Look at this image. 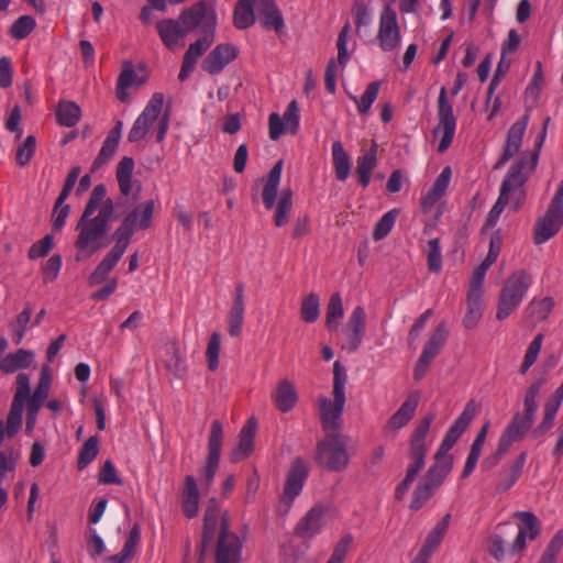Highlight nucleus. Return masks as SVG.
<instances>
[{"mask_svg": "<svg viewBox=\"0 0 563 563\" xmlns=\"http://www.w3.org/2000/svg\"><path fill=\"white\" fill-rule=\"evenodd\" d=\"M107 189L103 184L95 186L86 203L76 230L79 231L75 246L76 261L89 258L103 246L102 239L109 230L114 207L111 199H106Z\"/></svg>", "mask_w": 563, "mask_h": 563, "instance_id": "1", "label": "nucleus"}, {"mask_svg": "<svg viewBox=\"0 0 563 563\" xmlns=\"http://www.w3.org/2000/svg\"><path fill=\"white\" fill-rule=\"evenodd\" d=\"M346 369L339 361L333 365V396L334 399L321 397L318 402V411L322 428L325 433H336L341 428L342 413L346 404L345 384Z\"/></svg>", "mask_w": 563, "mask_h": 563, "instance_id": "2", "label": "nucleus"}, {"mask_svg": "<svg viewBox=\"0 0 563 563\" xmlns=\"http://www.w3.org/2000/svg\"><path fill=\"white\" fill-rule=\"evenodd\" d=\"M434 419L432 413L426 416L415 428L411 438H410V449L409 456L411 462L407 467L406 475L404 479L398 484L395 495L396 498L402 500L412 483L415 482L418 473L426 465V455L428 452V441L427 435L430 430V426Z\"/></svg>", "mask_w": 563, "mask_h": 563, "instance_id": "3", "label": "nucleus"}, {"mask_svg": "<svg viewBox=\"0 0 563 563\" xmlns=\"http://www.w3.org/2000/svg\"><path fill=\"white\" fill-rule=\"evenodd\" d=\"M522 159L510 166L501 184L499 197L488 212L486 221L488 227H494L498 222L500 214L507 205H509L514 210H517L520 207L525 196L523 184L527 180V174L522 173Z\"/></svg>", "mask_w": 563, "mask_h": 563, "instance_id": "4", "label": "nucleus"}, {"mask_svg": "<svg viewBox=\"0 0 563 563\" xmlns=\"http://www.w3.org/2000/svg\"><path fill=\"white\" fill-rule=\"evenodd\" d=\"M283 166V161H278L275 163V165L272 167L267 175V179L262 192L263 202L267 210H271L276 205L274 224L278 228H282L288 223L292 211L291 189H283L276 202V196L280 184Z\"/></svg>", "mask_w": 563, "mask_h": 563, "instance_id": "5", "label": "nucleus"}, {"mask_svg": "<svg viewBox=\"0 0 563 563\" xmlns=\"http://www.w3.org/2000/svg\"><path fill=\"white\" fill-rule=\"evenodd\" d=\"M532 284L533 277L527 271L511 273L500 290L496 318L500 321L508 318L521 305Z\"/></svg>", "mask_w": 563, "mask_h": 563, "instance_id": "6", "label": "nucleus"}, {"mask_svg": "<svg viewBox=\"0 0 563 563\" xmlns=\"http://www.w3.org/2000/svg\"><path fill=\"white\" fill-rule=\"evenodd\" d=\"M350 438L341 433H327L317 445V462L333 472L346 468L350 456L346 446Z\"/></svg>", "mask_w": 563, "mask_h": 563, "instance_id": "7", "label": "nucleus"}, {"mask_svg": "<svg viewBox=\"0 0 563 563\" xmlns=\"http://www.w3.org/2000/svg\"><path fill=\"white\" fill-rule=\"evenodd\" d=\"M453 461L445 459L432 465L427 474L419 481L409 505L410 509L418 510L433 496L435 490L442 485L445 477L452 470Z\"/></svg>", "mask_w": 563, "mask_h": 563, "instance_id": "8", "label": "nucleus"}, {"mask_svg": "<svg viewBox=\"0 0 563 563\" xmlns=\"http://www.w3.org/2000/svg\"><path fill=\"white\" fill-rule=\"evenodd\" d=\"M155 202L153 199L134 207L122 220L113 233V239H119L130 245L132 236L137 230H146L151 227Z\"/></svg>", "mask_w": 563, "mask_h": 563, "instance_id": "9", "label": "nucleus"}, {"mask_svg": "<svg viewBox=\"0 0 563 563\" xmlns=\"http://www.w3.org/2000/svg\"><path fill=\"white\" fill-rule=\"evenodd\" d=\"M437 113L438 124L434 128V135H441L438 151L440 153H444L452 144L457 124L453 111V104L448 98V91L444 86H442L440 89Z\"/></svg>", "mask_w": 563, "mask_h": 563, "instance_id": "10", "label": "nucleus"}, {"mask_svg": "<svg viewBox=\"0 0 563 563\" xmlns=\"http://www.w3.org/2000/svg\"><path fill=\"white\" fill-rule=\"evenodd\" d=\"M377 41L384 53L398 52L401 46L398 15L390 4H386L379 14Z\"/></svg>", "mask_w": 563, "mask_h": 563, "instance_id": "11", "label": "nucleus"}, {"mask_svg": "<svg viewBox=\"0 0 563 563\" xmlns=\"http://www.w3.org/2000/svg\"><path fill=\"white\" fill-rule=\"evenodd\" d=\"M223 441V427L219 420H213L208 438V456L203 468L200 471V483L209 488L214 479L220 463Z\"/></svg>", "mask_w": 563, "mask_h": 563, "instance_id": "12", "label": "nucleus"}, {"mask_svg": "<svg viewBox=\"0 0 563 563\" xmlns=\"http://www.w3.org/2000/svg\"><path fill=\"white\" fill-rule=\"evenodd\" d=\"M164 95L162 92H155L145 108L141 112V114L134 121L131 130L128 134V140L131 143H136L142 141L150 131V128L153 123L158 120L163 107H164Z\"/></svg>", "mask_w": 563, "mask_h": 563, "instance_id": "13", "label": "nucleus"}, {"mask_svg": "<svg viewBox=\"0 0 563 563\" xmlns=\"http://www.w3.org/2000/svg\"><path fill=\"white\" fill-rule=\"evenodd\" d=\"M181 22L187 26L189 32L197 27L207 31L216 32L218 18L216 8L212 3L207 1H198L187 10L180 13Z\"/></svg>", "mask_w": 563, "mask_h": 563, "instance_id": "14", "label": "nucleus"}, {"mask_svg": "<svg viewBox=\"0 0 563 563\" xmlns=\"http://www.w3.org/2000/svg\"><path fill=\"white\" fill-rule=\"evenodd\" d=\"M476 415V402L471 400L466 404L463 411L456 418L454 423L449 428L445 433L442 443L435 454V459L438 462H442L445 459H451L452 456L448 455V452L454 446L461 435L468 428L473 419Z\"/></svg>", "mask_w": 563, "mask_h": 563, "instance_id": "15", "label": "nucleus"}, {"mask_svg": "<svg viewBox=\"0 0 563 563\" xmlns=\"http://www.w3.org/2000/svg\"><path fill=\"white\" fill-rule=\"evenodd\" d=\"M242 549V540L230 531L229 517L227 515L223 516L216 552V563H241Z\"/></svg>", "mask_w": 563, "mask_h": 563, "instance_id": "16", "label": "nucleus"}, {"mask_svg": "<svg viewBox=\"0 0 563 563\" xmlns=\"http://www.w3.org/2000/svg\"><path fill=\"white\" fill-rule=\"evenodd\" d=\"M351 31L350 23H345L338 36V57L329 60L325 74H324V82L325 88L329 93H334L336 90V78L340 74L343 73L347 62L350 60V56L347 53V41L349 34Z\"/></svg>", "mask_w": 563, "mask_h": 563, "instance_id": "17", "label": "nucleus"}, {"mask_svg": "<svg viewBox=\"0 0 563 563\" xmlns=\"http://www.w3.org/2000/svg\"><path fill=\"white\" fill-rule=\"evenodd\" d=\"M308 477V468L301 459H296L287 474L284 493L279 499L280 508L287 514L296 497L302 492L303 485Z\"/></svg>", "mask_w": 563, "mask_h": 563, "instance_id": "18", "label": "nucleus"}, {"mask_svg": "<svg viewBox=\"0 0 563 563\" xmlns=\"http://www.w3.org/2000/svg\"><path fill=\"white\" fill-rule=\"evenodd\" d=\"M332 510L330 505H316L297 523L296 533L305 539L318 536L329 521Z\"/></svg>", "mask_w": 563, "mask_h": 563, "instance_id": "19", "label": "nucleus"}, {"mask_svg": "<svg viewBox=\"0 0 563 563\" xmlns=\"http://www.w3.org/2000/svg\"><path fill=\"white\" fill-rule=\"evenodd\" d=\"M419 405V396L412 394L401 404L398 410L386 422L383 434L386 439L394 440L398 432L413 418Z\"/></svg>", "mask_w": 563, "mask_h": 563, "instance_id": "20", "label": "nucleus"}, {"mask_svg": "<svg viewBox=\"0 0 563 563\" xmlns=\"http://www.w3.org/2000/svg\"><path fill=\"white\" fill-rule=\"evenodd\" d=\"M134 161L132 157L124 156L117 166V180L121 195L133 201L140 198L142 184L133 179Z\"/></svg>", "mask_w": 563, "mask_h": 563, "instance_id": "21", "label": "nucleus"}, {"mask_svg": "<svg viewBox=\"0 0 563 563\" xmlns=\"http://www.w3.org/2000/svg\"><path fill=\"white\" fill-rule=\"evenodd\" d=\"M515 517L519 519L518 534L510 547V554L522 551L527 545V540H534L540 533L538 518L530 511H518Z\"/></svg>", "mask_w": 563, "mask_h": 563, "instance_id": "22", "label": "nucleus"}, {"mask_svg": "<svg viewBox=\"0 0 563 563\" xmlns=\"http://www.w3.org/2000/svg\"><path fill=\"white\" fill-rule=\"evenodd\" d=\"M158 35L163 44L170 51H176L185 45L184 37L190 33L183 24L180 15L178 19H164L156 24Z\"/></svg>", "mask_w": 563, "mask_h": 563, "instance_id": "23", "label": "nucleus"}, {"mask_svg": "<svg viewBox=\"0 0 563 563\" xmlns=\"http://www.w3.org/2000/svg\"><path fill=\"white\" fill-rule=\"evenodd\" d=\"M365 331V310L362 306H356L351 312L349 320L343 329L345 335L344 349L356 351L364 336Z\"/></svg>", "mask_w": 563, "mask_h": 563, "instance_id": "24", "label": "nucleus"}, {"mask_svg": "<svg viewBox=\"0 0 563 563\" xmlns=\"http://www.w3.org/2000/svg\"><path fill=\"white\" fill-rule=\"evenodd\" d=\"M113 240L115 242L113 247L106 254L103 260L98 264V266L89 276L90 286H95L107 280L108 275L117 266L129 246L119 239Z\"/></svg>", "mask_w": 563, "mask_h": 563, "instance_id": "25", "label": "nucleus"}, {"mask_svg": "<svg viewBox=\"0 0 563 563\" xmlns=\"http://www.w3.org/2000/svg\"><path fill=\"white\" fill-rule=\"evenodd\" d=\"M113 240L115 242L113 247L106 254L103 260L98 264V266L89 276L90 286H95L107 280L108 275L117 266L129 246L119 239Z\"/></svg>", "mask_w": 563, "mask_h": 563, "instance_id": "26", "label": "nucleus"}, {"mask_svg": "<svg viewBox=\"0 0 563 563\" xmlns=\"http://www.w3.org/2000/svg\"><path fill=\"white\" fill-rule=\"evenodd\" d=\"M113 240L115 242L113 247L106 254L103 260L98 264V266L89 276L90 286H95L107 280L108 275L117 266L129 246L119 239Z\"/></svg>", "mask_w": 563, "mask_h": 563, "instance_id": "27", "label": "nucleus"}, {"mask_svg": "<svg viewBox=\"0 0 563 563\" xmlns=\"http://www.w3.org/2000/svg\"><path fill=\"white\" fill-rule=\"evenodd\" d=\"M563 224V208L550 205L545 216L537 223L534 242L543 244L555 235Z\"/></svg>", "mask_w": 563, "mask_h": 563, "instance_id": "28", "label": "nucleus"}, {"mask_svg": "<svg viewBox=\"0 0 563 563\" xmlns=\"http://www.w3.org/2000/svg\"><path fill=\"white\" fill-rule=\"evenodd\" d=\"M239 49L232 44L217 45L205 58L202 68L210 75L220 74L236 58Z\"/></svg>", "mask_w": 563, "mask_h": 563, "instance_id": "29", "label": "nucleus"}, {"mask_svg": "<svg viewBox=\"0 0 563 563\" xmlns=\"http://www.w3.org/2000/svg\"><path fill=\"white\" fill-rule=\"evenodd\" d=\"M228 516V512H222L220 509V505L216 498H210L208 500V505L203 516V533H202V542H201V551H205V548L208 547L219 528V532L221 531L222 517Z\"/></svg>", "mask_w": 563, "mask_h": 563, "instance_id": "30", "label": "nucleus"}, {"mask_svg": "<svg viewBox=\"0 0 563 563\" xmlns=\"http://www.w3.org/2000/svg\"><path fill=\"white\" fill-rule=\"evenodd\" d=\"M451 515L446 514L429 532L426 541L412 563H429L432 553L441 544L450 526Z\"/></svg>", "mask_w": 563, "mask_h": 563, "instance_id": "31", "label": "nucleus"}, {"mask_svg": "<svg viewBox=\"0 0 563 563\" xmlns=\"http://www.w3.org/2000/svg\"><path fill=\"white\" fill-rule=\"evenodd\" d=\"M530 115L527 113L517 120L509 129L507 134V141L504 148L501 158L496 163V168L501 167L506 164L520 148L522 137L527 125L529 123Z\"/></svg>", "mask_w": 563, "mask_h": 563, "instance_id": "32", "label": "nucleus"}, {"mask_svg": "<svg viewBox=\"0 0 563 563\" xmlns=\"http://www.w3.org/2000/svg\"><path fill=\"white\" fill-rule=\"evenodd\" d=\"M123 130V122L118 121L115 125L110 130L108 133L106 140L102 143V146L100 148V152L98 156L95 158L92 165H91V172L96 173L99 169H101L104 165H107L112 157L114 156L119 143L121 140Z\"/></svg>", "mask_w": 563, "mask_h": 563, "instance_id": "33", "label": "nucleus"}, {"mask_svg": "<svg viewBox=\"0 0 563 563\" xmlns=\"http://www.w3.org/2000/svg\"><path fill=\"white\" fill-rule=\"evenodd\" d=\"M256 427L257 423L255 418H250L245 426L241 429L238 444L232 449L230 453V459L232 462H240L246 459L253 452Z\"/></svg>", "mask_w": 563, "mask_h": 563, "instance_id": "34", "label": "nucleus"}, {"mask_svg": "<svg viewBox=\"0 0 563 563\" xmlns=\"http://www.w3.org/2000/svg\"><path fill=\"white\" fill-rule=\"evenodd\" d=\"M255 8L263 27L276 32L282 31L284 19L274 0H255Z\"/></svg>", "mask_w": 563, "mask_h": 563, "instance_id": "35", "label": "nucleus"}, {"mask_svg": "<svg viewBox=\"0 0 563 563\" xmlns=\"http://www.w3.org/2000/svg\"><path fill=\"white\" fill-rule=\"evenodd\" d=\"M272 399L280 412L291 411L298 402V393L294 383L288 378L279 380L272 394Z\"/></svg>", "mask_w": 563, "mask_h": 563, "instance_id": "36", "label": "nucleus"}, {"mask_svg": "<svg viewBox=\"0 0 563 563\" xmlns=\"http://www.w3.org/2000/svg\"><path fill=\"white\" fill-rule=\"evenodd\" d=\"M533 421L534 419L521 415L520 411H517L509 424L501 433L499 441L510 448L514 442L520 441L529 432Z\"/></svg>", "mask_w": 563, "mask_h": 563, "instance_id": "37", "label": "nucleus"}, {"mask_svg": "<svg viewBox=\"0 0 563 563\" xmlns=\"http://www.w3.org/2000/svg\"><path fill=\"white\" fill-rule=\"evenodd\" d=\"M245 311L244 300V285L238 283L235 285V294L233 305L228 313L229 334L231 336H239L242 331L243 320Z\"/></svg>", "mask_w": 563, "mask_h": 563, "instance_id": "38", "label": "nucleus"}, {"mask_svg": "<svg viewBox=\"0 0 563 563\" xmlns=\"http://www.w3.org/2000/svg\"><path fill=\"white\" fill-rule=\"evenodd\" d=\"M452 170L445 166L435 178L430 190L421 198V207L429 211L444 196L451 181Z\"/></svg>", "mask_w": 563, "mask_h": 563, "instance_id": "39", "label": "nucleus"}, {"mask_svg": "<svg viewBox=\"0 0 563 563\" xmlns=\"http://www.w3.org/2000/svg\"><path fill=\"white\" fill-rule=\"evenodd\" d=\"M452 170L445 166L435 178L430 190L421 198V207L429 211L444 196L451 181Z\"/></svg>", "mask_w": 563, "mask_h": 563, "instance_id": "40", "label": "nucleus"}, {"mask_svg": "<svg viewBox=\"0 0 563 563\" xmlns=\"http://www.w3.org/2000/svg\"><path fill=\"white\" fill-rule=\"evenodd\" d=\"M200 493L197 481L192 475L185 477V484L181 492V507L187 518H194L199 511Z\"/></svg>", "mask_w": 563, "mask_h": 563, "instance_id": "41", "label": "nucleus"}, {"mask_svg": "<svg viewBox=\"0 0 563 563\" xmlns=\"http://www.w3.org/2000/svg\"><path fill=\"white\" fill-rule=\"evenodd\" d=\"M34 361V353L30 350L20 349L14 353L5 355L0 361V369L3 373L12 374L19 369L27 368Z\"/></svg>", "mask_w": 563, "mask_h": 563, "instance_id": "42", "label": "nucleus"}, {"mask_svg": "<svg viewBox=\"0 0 563 563\" xmlns=\"http://www.w3.org/2000/svg\"><path fill=\"white\" fill-rule=\"evenodd\" d=\"M377 165V144L373 143L372 147L357 157L356 173L358 183L366 188L371 183V175Z\"/></svg>", "mask_w": 563, "mask_h": 563, "instance_id": "43", "label": "nucleus"}, {"mask_svg": "<svg viewBox=\"0 0 563 563\" xmlns=\"http://www.w3.org/2000/svg\"><path fill=\"white\" fill-rule=\"evenodd\" d=\"M332 159L336 179L345 181L351 170V157L339 140L332 144Z\"/></svg>", "mask_w": 563, "mask_h": 563, "instance_id": "44", "label": "nucleus"}, {"mask_svg": "<svg viewBox=\"0 0 563 563\" xmlns=\"http://www.w3.org/2000/svg\"><path fill=\"white\" fill-rule=\"evenodd\" d=\"M24 406L20 402H12L7 421L0 422V443L5 438H12L22 427V415Z\"/></svg>", "mask_w": 563, "mask_h": 563, "instance_id": "45", "label": "nucleus"}, {"mask_svg": "<svg viewBox=\"0 0 563 563\" xmlns=\"http://www.w3.org/2000/svg\"><path fill=\"white\" fill-rule=\"evenodd\" d=\"M448 338V329L444 323H440L431 333L428 341L424 343L421 356L433 361V358L440 353L445 344Z\"/></svg>", "mask_w": 563, "mask_h": 563, "instance_id": "46", "label": "nucleus"}, {"mask_svg": "<svg viewBox=\"0 0 563 563\" xmlns=\"http://www.w3.org/2000/svg\"><path fill=\"white\" fill-rule=\"evenodd\" d=\"M164 363L167 371L176 378H180L187 369L186 360L175 343L166 345Z\"/></svg>", "mask_w": 563, "mask_h": 563, "instance_id": "47", "label": "nucleus"}, {"mask_svg": "<svg viewBox=\"0 0 563 563\" xmlns=\"http://www.w3.org/2000/svg\"><path fill=\"white\" fill-rule=\"evenodd\" d=\"M554 307L552 297L533 298L526 308L527 316L532 322H541L549 318Z\"/></svg>", "mask_w": 563, "mask_h": 563, "instance_id": "48", "label": "nucleus"}, {"mask_svg": "<svg viewBox=\"0 0 563 563\" xmlns=\"http://www.w3.org/2000/svg\"><path fill=\"white\" fill-rule=\"evenodd\" d=\"M344 316L342 297L339 292L331 295L327 306L325 327L329 331L338 330Z\"/></svg>", "mask_w": 563, "mask_h": 563, "instance_id": "49", "label": "nucleus"}, {"mask_svg": "<svg viewBox=\"0 0 563 563\" xmlns=\"http://www.w3.org/2000/svg\"><path fill=\"white\" fill-rule=\"evenodd\" d=\"M81 115L79 106L73 101H62L56 109V118L60 125L71 128L76 125Z\"/></svg>", "mask_w": 563, "mask_h": 563, "instance_id": "50", "label": "nucleus"}, {"mask_svg": "<svg viewBox=\"0 0 563 563\" xmlns=\"http://www.w3.org/2000/svg\"><path fill=\"white\" fill-rule=\"evenodd\" d=\"M379 89L380 82L372 81L367 85L364 93L361 97H356L352 93L349 95V97L355 102L357 111L361 115H366L369 113L373 103L377 99Z\"/></svg>", "mask_w": 563, "mask_h": 563, "instance_id": "51", "label": "nucleus"}, {"mask_svg": "<svg viewBox=\"0 0 563 563\" xmlns=\"http://www.w3.org/2000/svg\"><path fill=\"white\" fill-rule=\"evenodd\" d=\"M141 541V530L139 526H133L130 530L128 540L125 541L119 554L109 558L110 563H128L134 554L136 547Z\"/></svg>", "mask_w": 563, "mask_h": 563, "instance_id": "52", "label": "nucleus"}, {"mask_svg": "<svg viewBox=\"0 0 563 563\" xmlns=\"http://www.w3.org/2000/svg\"><path fill=\"white\" fill-rule=\"evenodd\" d=\"M483 316V295L467 294V311L463 318L466 329H474Z\"/></svg>", "mask_w": 563, "mask_h": 563, "instance_id": "53", "label": "nucleus"}, {"mask_svg": "<svg viewBox=\"0 0 563 563\" xmlns=\"http://www.w3.org/2000/svg\"><path fill=\"white\" fill-rule=\"evenodd\" d=\"M527 461V453L522 452L519 454L515 463L501 473V481L498 486V490L504 492L509 489L520 477L522 470Z\"/></svg>", "mask_w": 563, "mask_h": 563, "instance_id": "54", "label": "nucleus"}, {"mask_svg": "<svg viewBox=\"0 0 563 563\" xmlns=\"http://www.w3.org/2000/svg\"><path fill=\"white\" fill-rule=\"evenodd\" d=\"M254 0H239L234 10V25L244 30L250 27L255 21V13L253 10Z\"/></svg>", "mask_w": 563, "mask_h": 563, "instance_id": "55", "label": "nucleus"}, {"mask_svg": "<svg viewBox=\"0 0 563 563\" xmlns=\"http://www.w3.org/2000/svg\"><path fill=\"white\" fill-rule=\"evenodd\" d=\"M300 316L307 323H313L320 316V298L317 294L311 292L306 296L300 306Z\"/></svg>", "mask_w": 563, "mask_h": 563, "instance_id": "56", "label": "nucleus"}, {"mask_svg": "<svg viewBox=\"0 0 563 563\" xmlns=\"http://www.w3.org/2000/svg\"><path fill=\"white\" fill-rule=\"evenodd\" d=\"M36 27V20L31 15H22L16 19L9 30V34L14 40L26 38Z\"/></svg>", "mask_w": 563, "mask_h": 563, "instance_id": "57", "label": "nucleus"}, {"mask_svg": "<svg viewBox=\"0 0 563 563\" xmlns=\"http://www.w3.org/2000/svg\"><path fill=\"white\" fill-rule=\"evenodd\" d=\"M216 32L207 31L192 44L189 45L185 57L192 62H198L199 57L211 46L214 41Z\"/></svg>", "mask_w": 563, "mask_h": 563, "instance_id": "58", "label": "nucleus"}, {"mask_svg": "<svg viewBox=\"0 0 563 563\" xmlns=\"http://www.w3.org/2000/svg\"><path fill=\"white\" fill-rule=\"evenodd\" d=\"M216 32L207 31L192 44L189 45L185 57L192 62H198L199 57L211 46L214 41Z\"/></svg>", "mask_w": 563, "mask_h": 563, "instance_id": "59", "label": "nucleus"}, {"mask_svg": "<svg viewBox=\"0 0 563 563\" xmlns=\"http://www.w3.org/2000/svg\"><path fill=\"white\" fill-rule=\"evenodd\" d=\"M216 32L207 31L192 44L189 45L185 57L192 62H198L199 57L211 46L214 41Z\"/></svg>", "mask_w": 563, "mask_h": 563, "instance_id": "60", "label": "nucleus"}, {"mask_svg": "<svg viewBox=\"0 0 563 563\" xmlns=\"http://www.w3.org/2000/svg\"><path fill=\"white\" fill-rule=\"evenodd\" d=\"M543 386L542 380L533 382L527 389L523 397V410L520 411L521 415H525L529 418L534 419V416L538 411V402L537 397Z\"/></svg>", "mask_w": 563, "mask_h": 563, "instance_id": "61", "label": "nucleus"}, {"mask_svg": "<svg viewBox=\"0 0 563 563\" xmlns=\"http://www.w3.org/2000/svg\"><path fill=\"white\" fill-rule=\"evenodd\" d=\"M99 453V440L96 435H91L82 444L78 454V468L82 470L87 467Z\"/></svg>", "mask_w": 563, "mask_h": 563, "instance_id": "62", "label": "nucleus"}, {"mask_svg": "<svg viewBox=\"0 0 563 563\" xmlns=\"http://www.w3.org/2000/svg\"><path fill=\"white\" fill-rule=\"evenodd\" d=\"M399 214L398 209H391L387 211L375 224L373 239L374 241H380L385 239L393 230L396 219Z\"/></svg>", "mask_w": 563, "mask_h": 563, "instance_id": "63", "label": "nucleus"}, {"mask_svg": "<svg viewBox=\"0 0 563 563\" xmlns=\"http://www.w3.org/2000/svg\"><path fill=\"white\" fill-rule=\"evenodd\" d=\"M551 119L550 117H548L544 122H543V126H542V130L540 131V133L538 134L536 141H534V151L531 153L530 157H520L517 162H520L521 159L523 161V166H522V172L528 168V169H534L537 164H538V159H539V155H540V150L545 141V137H547V133H548V126H549V123H550Z\"/></svg>", "mask_w": 563, "mask_h": 563, "instance_id": "64", "label": "nucleus"}]
</instances>
